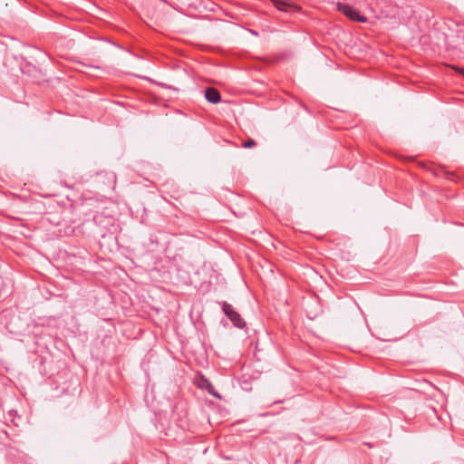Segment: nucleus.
<instances>
[{"instance_id": "f257e3e1", "label": "nucleus", "mask_w": 464, "mask_h": 464, "mask_svg": "<svg viewBox=\"0 0 464 464\" xmlns=\"http://www.w3.org/2000/svg\"><path fill=\"white\" fill-rule=\"evenodd\" d=\"M337 9L351 20L360 23H365L367 18L361 14V13L352 6L348 2H336Z\"/></svg>"}, {"instance_id": "f03ea898", "label": "nucleus", "mask_w": 464, "mask_h": 464, "mask_svg": "<svg viewBox=\"0 0 464 464\" xmlns=\"http://www.w3.org/2000/svg\"><path fill=\"white\" fill-rule=\"evenodd\" d=\"M222 311L226 314V316L231 321L235 327L243 329L246 326V322L244 321V319L227 302L222 303Z\"/></svg>"}, {"instance_id": "7ed1b4c3", "label": "nucleus", "mask_w": 464, "mask_h": 464, "mask_svg": "<svg viewBox=\"0 0 464 464\" xmlns=\"http://www.w3.org/2000/svg\"><path fill=\"white\" fill-rule=\"evenodd\" d=\"M273 4L278 11L285 13H297L301 9L295 2H273Z\"/></svg>"}, {"instance_id": "20e7f679", "label": "nucleus", "mask_w": 464, "mask_h": 464, "mask_svg": "<svg viewBox=\"0 0 464 464\" xmlns=\"http://www.w3.org/2000/svg\"><path fill=\"white\" fill-rule=\"evenodd\" d=\"M204 92L206 100L210 103L217 104L221 101V95L215 88L208 87L205 89Z\"/></svg>"}, {"instance_id": "39448f33", "label": "nucleus", "mask_w": 464, "mask_h": 464, "mask_svg": "<svg viewBox=\"0 0 464 464\" xmlns=\"http://www.w3.org/2000/svg\"><path fill=\"white\" fill-rule=\"evenodd\" d=\"M413 14V10L410 9L409 11H402L401 13H398V18L401 21H406L411 18Z\"/></svg>"}, {"instance_id": "423d86ee", "label": "nucleus", "mask_w": 464, "mask_h": 464, "mask_svg": "<svg viewBox=\"0 0 464 464\" xmlns=\"http://www.w3.org/2000/svg\"><path fill=\"white\" fill-rule=\"evenodd\" d=\"M204 4H208L211 5L209 7L210 10H214V6H217V3L214 1L211 2H198V5H195V8H199V6L203 5Z\"/></svg>"}, {"instance_id": "0eeeda50", "label": "nucleus", "mask_w": 464, "mask_h": 464, "mask_svg": "<svg viewBox=\"0 0 464 464\" xmlns=\"http://www.w3.org/2000/svg\"><path fill=\"white\" fill-rule=\"evenodd\" d=\"M256 141L253 139H248L243 144V147L246 149H250L256 146Z\"/></svg>"}, {"instance_id": "6e6552de", "label": "nucleus", "mask_w": 464, "mask_h": 464, "mask_svg": "<svg viewBox=\"0 0 464 464\" xmlns=\"http://www.w3.org/2000/svg\"><path fill=\"white\" fill-rule=\"evenodd\" d=\"M456 71L461 74L462 76H464V67H458L456 68Z\"/></svg>"}, {"instance_id": "1a4fd4ad", "label": "nucleus", "mask_w": 464, "mask_h": 464, "mask_svg": "<svg viewBox=\"0 0 464 464\" xmlns=\"http://www.w3.org/2000/svg\"><path fill=\"white\" fill-rule=\"evenodd\" d=\"M250 33H251L252 34H254V35H257V33H256V31H254V30H250Z\"/></svg>"}, {"instance_id": "9d476101", "label": "nucleus", "mask_w": 464, "mask_h": 464, "mask_svg": "<svg viewBox=\"0 0 464 464\" xmlns=\"http://www.w3.org/2000/svg\"><path fill=\"white\" fill-rule=\"evenodd\" d=\"M213 394H214V396H216V397H219V395H218V393H213Z\"/></svg>"}]
</instances>
